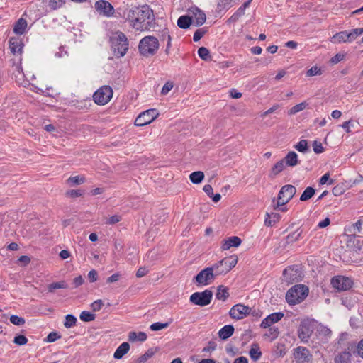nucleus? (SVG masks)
Here are the masks:
<instances>
[{"label":"nucleus","mask_w":363,"mask_h":363,"mask_svg":"<svg viewBox=\"0 0 363 363\" xmlns=\"http://www.w3.org/2000/svg\"><path fill=\"white\" fill-rule=\"evenodd\" d=\"M117 13L135 30H149L155 23L153 11L147 5L117 9Z\"/></svg>","instance_id":"f257e3e1"},{"label":"nucleus","mask_w":363,"mask_h":363,"mask_svg":"<svg viewBox=\"0 0 363 363\" xmlns=\"http://www.w3.org/2000/svg\"><path fill=\"white\" fill-rule=\"evenodd\" d=\"M309 293L308 287L303 284H296L290 288L286 294V302L294 306L303 301Z\"/></svg>","instance_id":"f03ea898"},{"label":"nucleus","mask_w":363,"mask_h":363,"mask_svg":"<svg viewBox=\"0 0 363 363\" xmlns=\"http://www.w3.org/2000/svg\"><path fill=\"white\" fill-rule=\"evenodd\" d=\"M160 47L159 40L152 35L143 38L138 44V51L141 55L149 57L155 55Z\"/></svg>","instance_id":"7ed1b4c3"},{"label":"nucleus","mask_w":363,"mask_h":363,"mask_svg":"<svg viewBox=\"0 0 363 363\" xmlns=\"http://www.w3.org/2000/svg\"><path fill=\"white\" fill-rule=\"evenodd\" d=\"M111 48L117 57H123L128 50V42L125 35L122 32L116 33L111 38Z\"/></svg>","instance_id":"20e7f679"},{"label":"nucleus","mask_w":363,"mask_h":363,"mask_svg":"<svg viewBox=\"0 0 363 363\" xmlns=\"http://www.w3.org/2000/svg\"><path fill=\"white\" fill-rule=\"evenodd\" d=\"M362 33L363 28H354L350 32L347 30L341 31L332 37L331 42L333 43H351Z\"/></svg>","instance_id":"39448f33"},{"label":"nucleus","mask_w":363,"mask_h":363,"mask_svg":"<svg viewBox=\"0 0 363 363\" xmlns=\"http://www.w3.org/2000/svg\"><path fill=\"white\" fill-rule=\"evenodd\" d=\"M237 256H231L225 257L222 260L213 264L215 268L216 275L226 274L230 272L237 264Z\"/></svg>","instance_id":"423d86ee"},{"label":"nucleus","mask_w":363,"mask_h":363,"mask_svg":"<svg viewBox=\"0 0 363 363\" xmlns=\"http://www.w3.org/2000/svg\"><path fill=\"white\" fill-rule=\"evenodd\" d=\"M296 189L291 184L283 186L277 196V207L279 208L286 204L296 194Z\"/></svg>","instance_id":"0eeeda50"},{"label":"nucleus","mask_w":363,"mask_h":363,"mask_svg":"<svg viewBox=\"0 0 363 363\" xmlns=\"http://www.w3.org/2000/svg\"><path fill=\"white\" fill-rule=\"evenodd\" d=\"M213 298V292L211 290L206 289L202 292H195L190 296L189 301L194 305L199 306H206L211 302Z\"/></svg>","instance_id":"6e6552de"},{"label":"nucleus","mask_w":363,"mask_h":363,"mask_svg":"<svg viewBox=\"0 0 363 363\" xmlns=\"http://www.w3.org/2000/svg\"><path fill=\"white\" fill-rule=\"evenodd\" d=\"M113 96V90L110 86H103L93 95L94 102L98 105H105Z\"/></svg>","instance_id":"1a4fd4ad"},{"label":"nucleus","mask_w":363,"mask_h":363,"mask_svg":"<svg viewBox=\"0 0 363 363\" xmlns=\"http://www.w3.org/2000/svg\"><path fill=\"white\" fill-rule=\"evenodd\" d=\"M216 272L213 265L202 269L195 277L194 280L197 285H208L216 277Z\"/></svg>","instance_id":"9d476101"},{"label":"nucleus","mask_w":363,"mask_h":363,"mask_svg":"<svg viewBox=\"0 0 363 363\" xmlns=\"http://www.w3.org/2000/svg\"><path fill=\"white\" fill-rule=\"evenodd\" d=\"M159 113L156 109H148L140 113L135 120L136 126H144L152 122Z\"/></svg>","instance_id":"9b49d317"},{"label":"nucleus","mask_w":363,"mask_h":363,"mask_svg":"<svg viewBox=\"0 0 363 363\" xmlns=\"http://www.w3.org/2000/svg\"><path fill=\"white\" fill-rule=\"evenodd\" d=\"M331 285L338 291H343L350 289L353 286L352 280L344 276H335L331 279Z\"/></svg>","instance_id":"f8f14e48"},{"label":"nucleus","mask_w":363,"mask_h":363,"mask_svg":"<svg viewBox=\"0 0 363 363\" xmlns=\"http://www.w3.org/2000/svg\"><path fill=\"white\" fill-rule=\"evenodd\" d=\"M252 308L242 303L234 305L229 311V315L233 319L241 320L250 315Z\"/></svg>","instance_id":"ddd939ff"},{"label":"nucleus","mask_w":363,"mask_h":363,"mask_svg":"<svg viewBox=\"0 0 363 363\" xmlns=\"http://www.w3.org/2000/svg\"><path fill=\"white\" fill-rule=\"evenodd\" d=\"M94 8L100 15L106 17L113 16L115 12L111 4L105 0L96 1L94 4Z\"/></svg>","instance_id":"4468645a"},{"label":"nucleus","mask_w":363,"mask_h":363,"mask_svg":"<svg viewBox=\"0 0 363 363\" xmlns=\"http://www.w3.org/2000/svg\"><path fill=\"white\" fill-rule=\"evenodd\" d=\"M294 357L296 363H309L312 359L309 350L301 346L294 350Z\"/></svg>","instance_id":"2eb2a0df"},{"label":"nucleus","mask_w":363,"mask_h":363,"mask_svg":"<svg viewBox=\"0 0 363 363\" xmlns=\"http://www.w3.org/2000/svg\"><path fill=\"white\" fill-rule=\"evenodd\" d=\"M284 317V313L281 312L273 313L267 315L261 323L260 326L263 328L270 327L272 324L279 322Z\"/></svg>","instance_id":"dca6fc26"},{"label":"nucleus","mask_w":363,"mask_h":363,"mask_svg":"<svg viewBox=\"0 0 363 363\" xmlns=\"http://www.w3.org/2000/svg\"><path fill=\"white\" fill-rule=\"evenodd\" d=\"M242 243V240L238 236H231L222 241L221 250H228L230 247H238Z\"/></svg>","instance_id":"f3484780"},{"label":"nucleus","mask_w":363,"mask_h":363,"mask_svg":"<svg viewBox=\"0 0 363 363\" xmlns=\"http://www.w3.org/2000/svg\"><path fill=\"white\" fill-rule=\"evenodd\" d=\"M299 272L294 267H288L283 271V277L284 280L289 283L298 281L299 277Z\"/></svg>","instance_id":"a211bd4d"},{"label":"nucleus","mask_w":363,"mask_h":363,"mask_svg":"<svg viewBox=\"0 0 363 363\" xmlns=\"http://www.w3.org/2000/svg\"><path fill=\"white\" fill-rule=\"evenodd\" d=\"M192 13L194 15V19H192V22L195 26H201L206 22V16L203 11L199 8H195L192 11Z\"/></svg>","instance_id":"6ab92c4d"},{"label":"nucleus","mask_w":363,"mask_h":363,"mask_svg":"<svg viewBox=\"0 0 363 363\" xmlns=\"http://www.w3.org/2000/svg\"><path fill=\"white\" fill-rule=\"evenodd\" d=\"M23 43L18 38H11L9 39V48L13 54L21 53L23 49Z\"/></svg>","instance_id":"aec40b11"},{"label":"nucleus","mask_w":363,"mask_h":363,"mask_svg":"<svg viewBox=\"0 0 363 363\" xmlns=\"http://www.w3.org/2000/svg\"><path fill=\"white\" fill-rule=\"evenodd\" d=\"M285 164L284 160H281L277 162L270 169L269 173V178L273 179H274L279 173H281L285 168Z\"/></svg>","instance_id":"412c9836"},{"label":"nucleus","mask_w":363,"mask_h":363,"mask_svg":"<svg viewBox=\"0 0 363 363\" xmlns=\"http://www.w3.org/2000/svg\"><path fill=\"white\" fill-rule=\"evenodd\" d=\"M282 160H284L285 165L289 167H294L298 164V155L294 151L288 152Z\"/></svg>","instance_id":"4be33fe9"},{"label":"nucleus","mask_w":363,"mask_h":363,"mask_svg":"<svg viewBox=\"0 0 363 363\" xmlns=\"http://www.w3.org/2000/svg\"><path fill=\"white\" fill-rule=\"evenodd\" d=\"M28 23L26 19L20 18L14 24L13 32L17 35H23L27 28Z\"/></svg>","instance_id":"5701e85b"},{"label":"nucleus","mask_w":363,"mask_h":363,"mask_svg":"<svg viewBox=\"0 0 363 363\" xmlns=\"http://www.w3.org/2000/svg\"><path fill=\"white\" fill-rule=\"evenodd\" d=\"M234 327L231 325H226L218 332V336L221 340H225L233 335Z\"/></svg>","instance_id":"b1692460"},{"label":"nucleus","mask_w":363,"mask_h":363,"mask_svg":"<svg viewBox=\"0 0 363 363\" xmlns=\"http://www.w3.org/2000/svg\"><path fill=\"white\" fill-rule=\"evenodd\" d=\"M130 350V345L128 342H123L116 349L113 354V357L116 359H121Z\"/></svg>","instance_id":"393cba45"},{"label":"nucleus","mask_w":363,"mask_h":363,"mask_svg":"<svg viewBox=\"0 0 363 363\" xmlns=\"http://www.w3.org/2000/svg\"><path fill=\"white\" fill-rule=\"evenodd\" d=\"M352 354L349 351L340 352L335 357V363H350Z\"/></svg>","instance_id":"a878e982"},{"label":"nucleus","mask_w":363,"mask_h":363,"mask_svg":"<svg viewBox=\"0 0 363 363\" xmlns=\"http://www.w3.org/2000/svg\"><path fill=\"white\" fill-rule=\"evenodd\" d=\"M191 24H193L192 18L187 15L182 16L177 20V26L182 29L189 28Z\"/></svg>","instance_id":"bb28decb"},{"label":"nucleus","mask_w":363,"mask_h":363,"mask_svg":"<svg viewBox=\"0 0 363 363\" xmlns=\"http://www.w3.org/2000/svg\"><path fill=\"white\" fill-rule=\"evenodd\" d=\"M281 216L279 213H267L264 224L267 226H272L280 220Z\"/></svg>","instance_id":"cd10ccee"},{"label":"nucleus","mask_w":363,"mask_h":363,"mask_svg":"<svg viewBox=\"0 0 363 363\" xmlns=\"http://www.w3.org/2000/svg\"><path fill=\"white\" fill-rule=\"evenodd\" d=\"M298 337L304 342H307L311 335V330L309 327L302 325L298 330Z\"/></svg>","instance_id":"c85d7f7f"},{"label":"nucleus","mask_w":363,"mask_h":363,"mask_svg":"<svg viewBox=\"0 0 363 363\" xmlns=\"http://www.w3.org/2000/svg\"><path fill=\"white\" fill-rule=\"evenodd\" d=\"M229 296L228 289L227 287L220 285L217 288L216 297L218 300L225 301Z\"/></svg>","instance_id":"c756f323"},{"label":"nucleus","mask_w":363,"mask_h":363,"mask_svg":"<svg viewBox=\"0 0 363 363\" xmlns=\"http://www.w3.org/2000/svg\"><path fill=\"white\" fill-rule=\"evenodd\" d=\"M303 230L298 228L294 232L289 234L286 238V242L287 244H291L299 240L302 235Z\"/></svg>","instance_id":"7c9ffc66"},{"label":"nucleus","mask_w":363,"mask_h":363,"mask_svg":"<svg viewBox=\"0 0 363 363\" xmlns=\"http://www.w3.org/2000/svg\"><path fill=\"white\" fill-rule=\"evenodd\" d=\"M249 353L251 359H253L254 361L259 359L262 356V352L257 344H253L251 346Z\"/></svg>","instance_id":"2f4dec72"},{"label":"nucleus","mask_w":363,"mask_h":363,"mask_svg":"<svg viewBox=\"0 0 363 363\" xmlns=\"http://www.w3.org/2000/svg\"><path fill=\"white\" fill-rule=\"evenodd\" d=\"M160 40L165 41L167 40V47L165 50V52L167 54H169V49L172 46V38L169 35V30L167 29H164L162 32V35L160 37Z\"/></svg>","instance_id":"473e14b6"},{"label":"nucleus","mask_w":363,"mask_h":363,"mask_svg":"<svg viewBox=\"0 0 363 363\" xmlns=\"http://www.w3.org/2000/svg\"><path fill=\"white\" fill-rule=\"evenodd\" d=\"M157 352L156 349L154 348H150L148 349L145 354L141 355L137 359L138 363H145L148 359H150Z\"/></svg>","instance_id":"72a5a7b5"},{"label":"nucleus","mask_w":363,"mask_h":363,"mask_svg":"<svg viewBox=\"0 0 363 363\" xmlns=\"http://www.w3.org/2000/svg\"><path fill=\"white\" fill-rule=\"evenodd\" d=\"M189 179L193 184H200L204 179V173L201 171L194 172L189 175Z\"/></svg>","instance_id":"f704fd0d"},{"label":"nucleus","mask_w":363,"mask_h":363,"mask_svg":"<svg viewBox=\"0 0 363 363\" xmlns=\"http://www.w3.org/2000/svg\"><path fill=\"white\" fill-rule=\"evenodd\" d=\"M315 189L311 186H308L300 197V201H306L311 199L315 194Z\"/></svg>","instance_id":"c9c22d12"},{"label":"nucleus","mask_w":363,"mask_h":363,"mask_svg":"<svg viewBox=\"0 0 363 363\" xmlns=\"http://www.w3.org/2000/svg\"><path fill=\"white\" fill-rule=\"evenodd\" d=\"M67 284L65 281H61L59 282H53L48 286V291L50 293L54 292L55 289H67Z\"/></svg>","instance_id":"e433bc0d"},{"label":"nucleus","mask_w":363,"mask_h":363,"mask_svg":"<svg viewBox=\"0 0 363 363\" xmlns=\"http://www.w3.org/2000/svg\"><path fill=\"white\" fill-rule=\"evenodd\" d=\"M294 148L302 153L308 152L309 147L308 145V141L306 140H300L296 145H294Z\"/></svg>","instance_id":"4c0bfd02"},{"label":"nucleus","mask_w":363,"mask_h":363,"mask_svg":"<svg viewBox=\"0 0 363 363\" xmlns=\"http://www.w3.org/2000/svg\"><path fill=\"white\" fill-rule=\"evenodd\" d=\"M77 323V318L72 315L68 314L65 316V321L64 323V326L66 328H70L76 325Z\"/></svg>","instance_id":"58836bf2"},{"label":"nucleus","mask_w":363,"mask_h":363,"mask_svg":"<svg viewBox=\"0 0 363 363\" xmlns=\"http://www.w3.org/2000/svg\"><path fill=\"white\" fill-rule=\"evenodd\" d=\"M79 318L84 322H90L95 320L96 315L89 311H84L80 313Z\"/></svg>","instance_id":"ea45409f"},{"label":"nucleus","mask_w":363,"mask_h":363,"mask_svg":"<svg viewBox=\"0 0 363 363\" xmlns=\"http://www.w3.org/2000/svg\"><path fill=\"white\" fill-rule=\"evenodd\" d=\"M86 181V178L84 176L77 175L71 177L67 179L68 183H71L72 185H79L84 184Z\"/></svg>","instance_id":"a19ab883"},{"label":"nucleus","mask_w":363,"mask_h":363,"mask_svg":"<svg viewBox=\"0 0 363 363\" xmlns=\"http://www.w3.org/2000/svg\"><path fill=\"white\" fill-rule=\"evenodd\" d=\"M198 55L199 57L201 58L203 60L206 61L211 59L210 52L205 47H201L199 48Z\"/></svg>","instance_id":"79ce46f5"},{"label":"nucleus","mask_w":363,"mask_h":363,"mask_svg":"<svg viewBox=\"0 0 363 363\" xmlns=\"http://www.w3.org/2000/svg\"><path fill=\"white\" fill-rule=\"evenodd\" d=\"M279 334V330L277 327H269L268 333L264 335V336L268 337L272 340H275Z\"/></svg>","instance_id":"37998d69"},{"label":"nucleus","mask_w":363,"mask_h":363,"mask_svg":"<svg viewBox=\"0 0 363 363\" xmlns=\"http://www.w3.org/2000/svg\"><path fill=\"white\" fill-rule=\"evenodd\" d=\"M207 31L208 28L206 27L197 29L194 34V41L197 42L199 40H201L203 37V35L207 33Z\"/></svg>","instance_id":"c03bdc74"},{"label":"nucleus","mask_w":363,"mask_h":363,"mask_svg":"<svg viewBox=\"0 0 363 363\" xmlns=\"http://www.w3.org/2000/svg\"><path fill=\"white\" fill-rule=\"evenodd\" d=\"M10 321L12 324L18 326L23 325L26 323L25 319L16 315H12L10 317Z\"/></svg>","instance_id":"a18cd8bd"},{"label":"nucleus","mask_w":363,"mask_h":363,"mask_svg":"<svg viewBox=\"0 0 363 363\" xmlns=\"http://www.w3.org/2000/svg\"><path fill=\"white\" fill-rule=\"evenodd\" d=\"M306 104L304 102L296 104V105L294 106L291 108H290V110L289 111V115L296 114V113L303 111L306 108Z\"/></svg>","instance_id":"49530a36"},{"label":"nucleus","mask_w":363,"mask_h":363,"mask_svg":"<svg viewBox=\"0 0 363 363\" xmlns=\"http://www.w3.org/2000/svg\"><path fill=\"white\" fill-rule=\"evenodd\" d=\"M28 342V338L23 335H17L13 339V343L17 345H24Z\"/></svg>","instance_id":"de8ad7c7"},{"label":"nucleus","mask_w":363,"mask_h":363,"mask_svg":"<svg viewBox=\"0 0 363 363\" xmlns=\"http://www.w3.org/2000/svg\"><path fill=\"white\" fill-rule=\"evenodd\" d=\"M65 3V0H50L48 6L52 10L60 8Z\"/></svg>","instance_id":"09e8293b"},{"label":"nucleus","mask_w":363,"mask_h":363,"mask_svg":"<svg viewBox=\"0 0 363 363\" xmlns=\"http://www.w3.org/2000/svg\"><path fill=\"white\" fill-rule=\"evenodd\" d=\"M169 323H160V322H157V323H152L150 325V328L152 331H157V330H160L162 329L167 328L169 326Z\"/></svg>","instance_id":"8fccbe9b"},{"label":"nucleus","mask_w":363,"mask_h":363,"mask_svg":"<svg viewBox=\"0 0 363 363\" xmlns=\"http://www.w3.org/2000/svg\"><path fill=\"white\" fill-rule=\"evenodd\" d=\"M61 338V335L57 332H51L48 334L45 341L47 342H54Z\"/></svg>","instance_id":"3c124183"},{"label":"nucleus","mask_w":363,"mask_h":363,"mask_svg":"<svg viewBox=\"0 0 363 363\" xmlns=\"http://www.w3.org/2000/svg\"><path fill=\"white\" fill-rule=\"evenodd\" d=\"M104 305L103 301L98 299L91 304V308L94 312H97L101 309Z\"/></svg>","instance_id":"603ef678"},{"label":"nucleus","mask_w":363,"mask_h":363,"mask_svg":"<svg viewBox=\"0 0 363 363\" xmlns=\"http://www.w3.org/2000/svg\"><path fill=\"white\" fill-rule=\"evenodd\" d=\"M318 74H321V69L320 67L317 66L312 67L306 72V75L308 77H313Z\"/></svg>","instance_id":"864d4df0"},{"label":"nucleus","mask_w":363,"mask_h":363,"mask_svg":"<svg viewBox=\"0 0 363 363\" xmlns=\"http://www.w3.org/2000/svg\"><path fill=\"white\" fill-rule=\"evenodd\" d=\"M313 149L316 154H320L324 152V147L320 142L315 140L313 143Z\"/></svg>","instance_id":"5fc2aeb1"},{"label":"nucleus","mask_w":363,"mask_h":363,"mask_svg":"<svg viewBox=\"0 0 363 363\" xmlns=\"http://www.w3.org/2000/svg\"><path fill=\"white\" fill-rule=\"evenodd\" d=\"M66 195L67 196H69V197H72V198H75V197H79V196H82L83 195V191H81V190H79V189H72V190H69L66 192Z\"/></svg>","instance_id":"6e6d98bb"},{"label":"nucleus","mask_w":363,"mask_h":363,"mask_svg":"<svg viewBox=\"0 0 363 363\" xmlns=\"http://www.w3.org/2000/svg\"><path fill=\"white\" fill-rule=\"evenodd\" d=\"M173 86H174L173 82H166L162 89L161 94L162 95H167L168 94V92L172 90Z\"/></svg>","instance_id":"4d7b16f0"},{"label":"nucleus","mask_w":363,"mask_h":363,"mask_svg":"<svg viewBox=\"0 0 363 363\" xmlns=\"http://www.w3.org/2000/svg\"><path fill=\"white\" fill-rule=\"evenodd\" d=\"M121 220V216L119 215H114L111 216L108 219H107L106 224L107 225H114Z\"/></svg>","instance_id":"13d9d810"},{"label":"nucleus","mask_w":363,"mask_h":363,"mask_svg":"<svg viewBox=\"0 0 363 363\" xmlns=\"http://www.w3.org/2000/svg\"><path fill=\"white\" fill-rule=\"evenodd\" d=\"M121 274L118 272L112 274L111 277H108L106 279V282L108 284L116 282L119 280Z\"/></svg>","instance_id":"bf43d9fd"},{"label":"nucleus","mask_w":363,"mask_h":363,"mask_svg":"<svg viewBox=\"0 0 363 363\" xmlns=\"http://www.w3.org/2000/svg\"><path fill=\"white\" fill-rule=\"evenodd\" d=\"M148 272L149 269L147 267H141L137 270L136 277L138 278L143 277L146 275Z\"/></svg>","instance_id":"052dcab7"},{"label":"nucleus","mask_w":363,"mask_h":363,"mask_svg":"<svg viewBox=\"0 0 363 363\" xmlns=\"http://www.w3.org/2000/svg\"><path fill=\"white\" fill-rule=\"evenodd\" d=\"M88 277L90 282H94L98 279V273L95 269H92L89 271L88 274Z\"/></svg>","instance_id":"680f3d73"},{"label":"nucleus","mask_w":363,"mask_h":363,"mask_svg":"<svg viewBox=\"0 0 363 363\" xmlns=\"http://www.w3.org/2000/svg\"><path fill=\"white\" fill-rule=\"evenodd\" d=\"M344 57L345 55L343 54L338 53L330 59V62L332 64H337L339 62L342 61L344 59Z\"/></svg>","instance_id":"e2e57ef3"},{"label":"nucleus","mask_w":363,"mask_h":363,"mask_svg":"<svg viewBox=\"0 0 363 363\" xmlns=\"http://www.w3.org/2000/svg\"><path fill=\"white\" fill-rule=\"evenodd\" d=\"M279 108V104H275L272 107H271L269 109H268L267 111L263 112L262 114H261V117L262 118H264L266 117L267 115L274 112L276 110H277L278 108Z\"/></svg>","instance_id":"0e129e2a"},{"label":"nucleus","mask_w":363,"mask_h":363,"mask_svg":"<svg viewBox=\"0 0 363 363\" xmlns=\"http://www.w3.org/2000/svg\"><path fill=\"white\" fill-rule=\"evenodd\" d=\"M341 126H342V128L343 129H345V131H346L347 133H350L351 132V130H350V127H351V126H353V122H352L351 120H350V121H345V122H344V123L342 124V125H341Z\"/></svg>","instance_id":"69168bd1"},{"label":"nucleus","mask_w":363,"mask_h":363,"mask_svg":"<svg viewBox=\"0 0 363 363\" xmlns=\"http://www.w3.org/2000/svg\"><path fill=\"white\" fill-rule=\"evenodd\" d=\"M84 281V280L82 276H78L73 279V284H74L75 288L82 285Z\"/></svg>","instance_id":"338daca9"},{"label":"nucleus","mask_w":363,"mask_h":363,"mask_svg":"<svg viewBox=\"0 0 363 363\" xmlns=\"http://www.w3.org/2000/svg\"><path fill=\"white\" fill-rule=\"evenodd\" d=\"M357 350L358 354L363 358V339L358 343Z\"/></svg>","instance_id":"774afa93"}]
</instances>
